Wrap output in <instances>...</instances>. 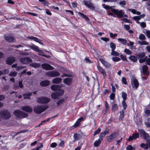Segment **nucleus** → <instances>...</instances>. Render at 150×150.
I'll return each instance as SVG.
<instances>
[{"mask_svg":"<svg viewBox=\"0 0 150 150\" xmlns=\"http://www.w3.org/2000/svg\"><path fill=\"white\" fill-rule=\"evenodd\" d=\"M124 28L126 29L127 30H129L130 27L129 25H125L123 26Z\"/></svg>","mask_w":150,"mask_h":150,"instance_id":"0e129e2a","label":"nucleus"},{"mask_svg":"<svg viewBox=\"0 0 150 150\" xmlns=\"http://www.w3.org/2000/svg\"><path fill=\"white\" fill-rule=\"evenodd\" d=\"M110 46L111 49V51L115 50L116 47L115 43L112 42H111L110 44Z\"/></svg>","mask_w":150,"mask_h":150,"instance_id":"ea45409f","label":"nucleus"},{"mask_svg":"<svg viewBox=\"0 0 150 150\" xmlns=\"http://www.w3.org/2000/svg\"><path fill=\"white\" fill-rule=\"evenodd\" d=\"M115 94L113 93H111L110 96V97L111 99L114 100L115 98Z\"/></svg>","mask_w":150,"mask_h":150,"instance_id":"680f3d73","label":"nucleus"},{"mask_svg":"<svg viewBox=\"0 0 150 150\" xmlns=\"http://www.w3.org/2000/svg\"><path fill=\"white\" fill-rule=\"evenodd\" d=\"M101 129L98 128V129L96 130L94 132V136L96 135L97 134H99L101 131Z\"/></svg>","mask_w":150,"mask_h":150,"instance_id":"864d4df0","label":"nucleus"},{"mask_svg":"<svg viewBox=\"0 0 150 150\" xmlns=\"http://www.w3.org/2000/svg\"><path fill=\"white\" fill-rule=\"evenodd\" d=\"M138 43L139 45H146L149 44V43L148 42L145 41H138Z\"/></svg>","mask_w":150,"mask_h":150,"instance_id":"79ce46f5","label":"nucleus"},{"mask_svg":"<svg viewBox=\"0 0 150 150\" xmlns=\"http://www.w3.org/2000/svg\"><path fill=\"white\" fill-rule=\"evenodd\" d=\"M117 40L123 45H125L126 44L127 41L125 39L123 38H118Z\"/></svg>","mask_w":150,"mask_h":150,"instance_id":"72a5a7b5","label":"nucleus"},{"mask_svg":"<svg viewBox=\"0 0 150 150\" xmlns=\"http://www.w3.org/2000/svg\"><path fill=\"white\" fill-rule=\"evenodd\" d=\"M22 109L25 112H30L32 111V108L28 106H25L22 108Z\"/></svg>","mask_w":150,"mask_h":150,"instance_id":"6ab92c4d","label":"nucleus"},{"mask_svg":"<svg viewBox=\"0 0 150 150\" xmlns=\"http://www.w3.org/2000/svg\"><path fill=\"white\" fill-rule=\"evenodd\" d=\"M148 67L146 65H144L143 66L142 70V72L144 74L148 75L149 74V73L148 71Z\"/></svg>","mask_w":150,"mask_h":150,"instance_id":"393cba45","label":"nucleus"},{"mask_svg":"<svg viewBox=\"0 0 150 150\" xmlns=\"http://www.w3.org/2000/svg\"><path fill=\"white\" fill-rule=\"evenodd\" d=\"M45 74L48 76L53 77L59 76L60 75V73L57 71H54L47 72Z\"/></svg>","mask_w":150,"mask_h":150,"instance_id":"1a4fd4ad","label":"nucleus"},{"mask_svg":"<svg viewBox=\"0 0 150 150\" xmlns=\"http://www.w3.org/2000/svg\"><path fill=\"white\" fill-rule=\"evenodd\" d=\"M131 83L132 88L135 89H136L139 86V83L138 80L134 76H133L131 79Z\"/></svg>","mask_w":150,"mask_h":150,"instance_id":"6e6552de","label":"nucleus"},{"mask_svg":"<svg viewBox=\"0 0 150 150\" xmlns=\"http://www.w3.org/2000/svg\"><path fill=\"white\" fill-rule=\"evenodd\" d=\"M138 131L139 133L140 136L143 139L146 140V142H148L150 139V137L149 134L142 129H139Z\"/></svg>","mask_w":150,"mask_h":150,"instance_id":"f03ea898","label":"nucleus"},{"mask_svg":"<svg viewBox=\"0 0 150 150\" xmlns=\"http://www.w3.org/2000/svg\"><path fill=\"white\" fill-rule=\"evenodd\" d=\"M63 82L67 85H70L72 82V79L70 78H67L65 79Z\"/></svg>","mask_w":150,"mask_h":150,"instance_id":"c85d7f7f","label":"nucleus"},{"mask_svg":"<svg viewBox=\"0 0 150 150\" xmlns=\"http://www.w3.org/2000/svg\"><path fill=\"white\" fill-rule=\"evenodd\" d=\"M99 60L106 68H109L111 67L110 64L103 58L100 59Z\"/></svg>","mask_w":150,"mask_h":150,"instance_id":"4468645a","label":"nucleus"},{"mask_svg":"<svg viewBox=\"0 0 150 150\" xmlns=\"http://www.w3.org/2000/svg\"><path fill=\"white\" fill-rule=\"evenodd\" d=\"M0 115L3 119H6L11 117V114L7 110H3L0 112Z\"/></svg>","mask_w":150,"mask_h":150,"instance_id":"423d86ee","label":"nucleus"},{"mask_svg":"<svg viewBox=\"0 0 150 150\" xmlns=\"http://www.w3.org/2000/svg\"><path fill=\"white\" fill-rule=\"evenodd\" d=\"M97 67L98 71L102 74L103 78L105 79L107 75L105 70L102 67L100 66H97Z\"/></svg>","mask_w":150,"mask_h":150,"instance_id":"dca6fc26","label":"nucleus"},{"mask_svg":"<svg viewBox=\"0 0 150 150\" xmlns=\"http://www.w3.org/2000/svg\"><path fill=\"white\" fill-rule=\"evenodd\" d=\"M17 74V73L16 71L10 72L9 74L11 76H15Z\"/></svg>","mask_w":150,"mask_h":150,"instance_id":"49530a36","label":"nucleus"},{"mask_svg":"<svg viewBox=\"0 0 150 150\" xmlns=\"http://www.w3.org/2000/svg\"><path fill=\"white\" fill-rule=\"evenodd\" d=\"M84 119V117H81L79 118L73 125V127L75 128L79 126L80 125V122L81 121H83Z\"/></svg>","mask_w":150,"mask_h":150,"instance_id":"f3484780","label":"nucleus"},{"mask_svg":"<svg viewBox=\"0 0 150 150\" xmlns=\"http://www.w3.org/2000/svg\"><path fill=\"white\" fill-rule=\"evenodd\" d=\"M32 93L26 92L23 95V96L24 97V98L25 99H30V97L32 95Z\"/></svg>","mask_w":150,"mask_h":150,"instance_id":"a878e982","label":"nucleus"},{"mask_svg":"<svg viewBox=\"0 0 150 150\" xmlns=\"http://www.w3.org/2000/svg\"><path fill=\"white\" fill-rule=\"evenodd\" d=\"M42 68L45 70H53L54 68L50 65L47 64H42Z\"/></svg>","mask_w":150,"mask_h":150,"instance_id":"ddd939ff","label":"nucleus"},{"mask_svg":"<svg viewBox=\"0 0 150 150\" xmlns=\"http://www.w3.org/2000/svg\"><path fill=\"white\" fill-rule=\"evenodd\" d=\"M19 61L23 64H27L32 62V60L29 58L25 57L20 59Z\"/></svg>","mask_w":150,"mask_h":150,"instance_id":"f8f14e48","label":"nucleus"},{"mask_svg":"<svg viewBox=\"0 0 150 150\" xmlns=\"http://www.w3.org/2000/svg\"><path fill=\"white\" fill-rule=\"evenodd\" d=\"M30 65L31 67L35 68H38L40 66V64L36 63H32L30 64Z\"/></svg>","mask_w":150,"mask_h":150,"instance_id":"473e14b6","label":"nucleus"},{"mask_svg":"<svg viewBox=\"0 0 150 150\" xmlns=\"http://www.w3.org/2000/svg\"><path fill=\"white\" fill-rule=\"evenodd\" d=\"M111 55L113 56H118L119 55V53L115 51L114 50L112 51L111 52Z\"/></svg>","mask_w":150,"mask_h":150,"instance_id":"c03bdc74","label":"nucleus"},{"mask_svg":"<svg viewBox=\"0 0 150 150\" xmlns=\"http://www.w3.org/2000/svg\"><path fill=\"white\" fill-rule=\"evenodd\" d=\"M145 55V53L144 52H140L137 54V56L139 59H142L144 58Z\"/></svg>","mask_w":150,"mask_h":150,"instance_id":"7c9ffc66","label":"nucleus"},{"mask_svg":"<svg viewBox=\"0 0 150 150\" xmlns=\"http://www.w3.org/2000/svg\"><path fill=\"white\" fill-rule=\"evenodd\" d=\"M61 86L58 85H53L51 86V89L53 91H58L57 92H59Z\"/></svg>","mask_w":150,"mask_h":150,"instance_id":"2eb2a0df","label":"nucleus"},{"mask_svg":"<svg viewBox=\"0 0 150 150\" xmlns=\"http://www.w3.org/2000/svg\"><path fill=\"white\" fill-rule=\"evenodd\" d=\"M40 2H41L42 4L45 6H48L50 4L49 3L45 0H38Z\"/></svg>","mask_w":150,"mask_h":150,"instance_id":"f704fd0d","label":"nucleus"},{"mask_svg":"<svg viewBox=\"0 0 150 150\" xmlns=\"http://www.w3.org/2000/svg\"><path fill=\"white\" fill-rule=\"evenodd\" d=\"M122 104L124 109H126L127 107V104L125 102V101L123 100L122 101Z\"/></svg>","mask_w":150,"mask_h":150,"instance_id":"3c124183","label":"nucleus"},{"mask_svg":"<svg viewBox=\"0 0 150 150\" xmlns=\"http://www.w3.org/2000/svg\"><path fill=\"white\" fill-rule=\"evenodd\" d=\"M119 4L122 6L126 5V2L125 1H122L119 2Z\"/></svg>","mask_w":150,"mask_h":150,"instance_id":"052dcab7","label":"nucleus"},{"mask_svg":"<svg viewBox=\"0 0 150 150\" xmlns=\"http://www.w3.org/2000/svg\"><path fill=\"white\" fill-rule=\"evenodd\" d=\"M40 2H41L42 4L45 6H48L50 4L49 3L45 0H38Z\"/></svg>","mask_w":150,"mask_h":150,"instance_id":"c9c22d12","label":"nucleus"},{"mask_svg":"<svg viewBox=\"0 0 150 150\" xmlns=\"http://www.w3.org/2000/svg\"><path fill=\"white\" fill-rule=\"evenodd\" d=\"M80 134H77L76 133L74 135V141H76L77 140H78L79 138L80 137Z\"/></svg>","mask_w":150,"mask_h":150,"instance_id":"37998d69","label":"nucleus"},{"mask_svg":"<svg viewBox=\"0 0 150 150\" xmlns=\"http://www.w3.org/2000/svg\"><path fill=\"white\" fill-rule=\"evenodd\" d=\"M147 58V57L146 56L144 58L139 59V62L141 63H143L146 60Z\"/></svg>","mask_w":150,"mask_h":150,"instance_id":"8fccbe9b","label":"nucleus"},{"mask_svg":"<svg viewBox=\"0 0 150 150\" xmlns=\"http://www.w3.org/2000/svg\"><path fill=\"white\" fill-rule=\"evenodd\" d=\"M139 38L140 40H144L146 39L144 35L143 34H141L140 35Z\"/></svg>","mask_w":150,"mask_h":150,"instance_id":"603ef678","label":"nucleus"},{"mask_svg":"<svg viewBox=\"0 0 150 150\" xmlns=\"http://www.w3.org/2000/svg\"><path fill=\"white\" fill-rule=\"evenodd\" d=\"M105 106L106 108L105 110L107 111L109 108V106L108 103H107V101H105Z\"/></svg>","mask_w":150,"mask_h":150,"instance_id":"e2e57ef3","label":"nucleus"},{"mask_svg":"<svg viewBox=\"0 0 150 150\" xmlns=\"http://www.w3.org/2000/svg\"><path fill=\"white\" fill-rule=\"evenodd\" d=\"M140 25L142 28H145L146 26V23L145 22H142L140 23Z\"/></svg>","mask_w":150,"mask_h":150,"instance_id":"4d7b16f0","label":"nucleus"},{"mask_svg":"<svg viewBox=\"0 0 150 150\" xmlns=\"http://www.w3.org/2000/svg\"><path fill=\"white\" fill-rule=\"evenodd\" d=\"M127 150H135L134 148L131 145H128L126 147Z\"/></svg>","mask_w":150,"mask_h":150,"instance_id":"de8ad7c7","label":"nucleus"},{"mask_svg":"<svg viewBox=\"0 0 150 150\" xmlns=\"http://www.w3.org/2000/svg\"><path fill=\"white\" fill-rule=\"evenodd\" d=\"M118 108V105L116 104H113L112 108V110L113 112H115L117 110Z\"/></svg>","mask_w":150,"mask_h":150,"instance_id":"2f4dec72","label":"nucleus"},{"mask_svg":"<svg viewBox=\"0 0 150 150\" xmlns=\"http://www.w3.org/2000/svg\"><path fill=\"white\" fill-rule=\"evenodd\" d=\"M64 145V143L63 140L61 141L60 142L59 144V146L60 147H63Z\"/></svg>","mask_w":150,"mask_h":150,"instance_id":"69168bd1","label":"nucleus"},{"mask_svg":"<svg viewBox=\"0 0 150 150\" xmlns=\"http://www.w3.org/2000/svg\"><path fill=\"white\" fill-rule=\"evenodd\" d=\"M109 133V131L108 130H105L104 132H101L99 136V139L102 141L103 140V138L106 134Z\"/></svg>","mask_w":150,"mask_h":150,"instance_id":"a211bd4d","label":"nucleus"},{"mask_svg":"<svg viewBox=\"0 0 150 150\" xmlns=\"http://www.w3.org/2000/svg\"><path fill=\"white\" fill-rule=\"evenodd\" d=\"M27 47L30 48L32 49L33 50L36 51L38 48V47L34 44H31V45H27Z\"/></svg>","mask_w":150,"mask_h":150,"instance_id":"bb28decb","label":"nucleus"},{"mask_svg":"<svg viewBox=\"0 0 150 150\" xmlns=\"http://www.w3.org/2000/svg\"><path fill=\"white\" fill-rule=\"evenodd\" d=\"M64 101L63 99H62L58 100L57 102V105L58 106H59L62 104Z\"/></svg>","mask_w":150,"mask_h":150,"instance_id":"5fc2aeb1","label":"nucleus"},{"mask_svg":"<svg viewBox=\"0 0 150 150\" xmlns=\"http://www.w3.org/2000/svg\"><path fill=\"white\" fill-rule=\"evenodd\" d=\"M128 10L134 14H136L137 15H140L141 13V12L137 11L135 9H129Z\"/></svg>","mask_w":150,"mask_h":150,"instance_id":"e433bc0d","label":"nucleus"},{"mask_svg":"<svg viewBox=\"0 0 150 150\" xmlns=\"http://www.w3.org/2000/svg\"><path fill=\"white\" fill-rule=\"evenodd\" d=\"M62 81V79L60 77H56L52 80V83H53L58 84L61 82Z\"/></svg>","mask_w":150,"mask_h":150,"instance_id":"5701e85b","label":"nucleus"},{"mask_svg":"<svg viewBox=\"0 0 150 150\" xmlns=\"http://www.w3.org/2000/svg\"><path fill=\"white\" fill-rule=\"evenodd\" d=\"M84 61L86 63H91V61L88 58L86 57L84 59Z\"/></svg>","mask_w":150,"mask_h":150,"instance_id":"bf43d9fd","label":"nucleus"},{"mask_svg":"<svg viewBox=\"0 0 150 150\" xmlns=\"http://www.w3.org/2000/svg\"><path fill=\"white\" fill-rule=\"evenodd\" d=\"M28 39L32 40L34 41L39 43V44L43 45V43L41 42L40 40L38 38H37L35 37H28L27 38Z\"/></svg>","mask_w":150,"mask_h":150,"instance_id":"b1692460","label":"nucleus"},{"mask_svg":"<svg viewBox=\"0 0 150 150\" xmlns=\"http://www.w3.org/2000/svg\"><path fill=\"white\" fill-rule=\"evenodd\" d=\"M134 139H136L139 137V134L137 133H135L132 135Z\"/></svg>","mask_w":150,"mask_h":150,"instance_id":"338daca9","label":"nucleus"},{"mask_svg":"<svg viewBox=\"0 0 150 150\" xmlns=\"http://www.w3.org/2000/svg\"><path fill=\"white\" fill-rule=\"evenodd\" d=\"M112 11L119 18L123 17L124 13L122 10H118V9H112Z\"/></svg>","mask_w":150,"mask_h":150,"instance_id":"9b49d317","label":"nucleus"},{"mask_svg":"<svg viewBox=\"0 0 150 150\" xmlns=\"http://www.w3.org/2000/svg\"><path fill=\"white\" fill-rule=\"evenodd\" d=\"M120 116L119 117V120H122L124 116V111L123 110H122L120 112Z\"/></svg>","mask_w":150,"mask_h":150,"instance_id":"58836bf2","label":"nucleus"},{"mask_svg":"<svg viewBox=\"0 0 150 150\" xmlns=\"http://www.w3.org/2000/svg\"><path fill=\"white\" fill-rule=\"evenodd\" d=\"M104 8L106 9H110L112 11V9H114V8H112V6H109L106 5L104 6Z\"/></svg>","mask_w":150,"mask_h":150,"instance_id":"13d9d810","label":"nucleus"},{"mask_svg":"<svg viewBox=\"0 0 150 150\" xmlns=\"http://www.w3.org/2000/svg\"><path fill=\"white\" fill-rule=\"evenodd\" d=\"M112 60L114 62H117L120 61V59L117 57H114L112 58Z\"/></svg>","mask_w":150,"mask_h":150,"instance_id":"a18cd8bd","label":"nucleus"},{"mask_svg":"<svg viewBox=\"0 0 150 150\" xmlns=\"http://www.w3.org/2000/svg\"><path fill=\"white\" fill-rule=\"evenodd\" d=\"M25 67V66H18L16 68V70L17 71H19Z\"/></svg>","mask_w":150,"mask_h":150,"instance_id":"09e8293b","label":"nucleus"},{"mask_svg":"<svg viewBox=\"0 0 150 150\" xmlns=\"http://www.w3.org/2000/svg\"><path fill=\"white\" fill-rule=\"evenodd\" d=\"M50 100L46 97H39L37 98V101L40 103L46 104L49 103Z\"/></svg>","mask_w":150,"mask_h":150,"instance_id":"39448f33","label":"nucleus"},{"mask_svg":"<svg viewBox=\"0 0 150 150\" xmlns=\"http://www.w3.org/2000/svg\"><path fill=\"white\" fill-rule=\"evenodd\" d=\"M50 83V81L48 80H45L41 81L40 83V85L42 86H48Z\"/></svg>","mask_w":150,"mask_h":150,"instance_id":"cd10ccee","label":"nucleus"},{"mask_svg":"<svg viewBox=\"0 0 150 150\" xmlns=\"http://www.w3.org/2000/svg\"><path fill=\"white\" fill-rule=\"evenodd\" d=\"M13 113L17 117L19 118H25L28 116L27 113L18 110L15 111Z\"/></svg>","mask_w":150,"mask_h":150,"instance_id":"7ed1b4c3","label":"nucleus"},{"mask_svg":"<svg viewBox=\"0 0 150 150\" xmlns=\"http://www.w3.org/2000/svg\"><path fill=\"white\" fill-rule=\"evenodd\" d=\"M91 0H84L83 3L84 5L88 8L93 10H94L95 7L94 5L90 2Z\"/></svg>","mask_w":150,"mask_h":150,"instance_id":"0eeeda50","label":"nucleus"},{"mask_svg":"<svg viewBox=\"0 0 150 150\" xmlns=\"http://www.w3.org/2000/svg\"><path fill=\"white\" fill-rule=\"evenodd\" d=\"M48 106L46 105L35 106L34 108V111L36 113H40L45 111Z\"/></svg>","mask_w":150,"mask_h":150,"instance_id":"f257e3e1","label":"nucleus"},{"mask_svg":"<svg viewBox=\"0 0 150 150\" xmlns=\"http://www.w3.org/2000/svg\"><path fill=\"white\" fill-rule=\"evenodd\" d=\"M43 147V145L42 143H40V145L39 146H37L36 148V150H39V149L40 148H42Z\"/></svg>","mask_w":150,"mask_h":150,"instance_id":"774afa93","label":"nucleus"},{"mask_svg":"<svg viewBox=\"0 0 150 150\" xmlns=\"http://www.w3.org/2000/svg\"><path fill=\"white\" fill-rule=\"evenodd\" d=\"M118 136V133L114 132L107 137V140L109 142L114 141Z\"/></svg>","mask_w":150,"mask_h":150,"instance_id":"20e7f679","label":"nucleus"},{"mask_svg":"<svg viewBox=\"0 0 150 150\" xmlns=\"http://www.w3.org/2000/svg\"><path fill=\"white\" fill-rule=\"evenodd\" d=\"M64 92V91L63 90H61L59 92L52 93L51 95L52 98L53 99H58L59 96L63 94Z\"/></svg>","mask_w":150,"mask_h":150,"instance_id":"9d476101","label":"nucleus"},{"mask_svg":"<svg viewBox=\"0 0 150 150\" xmlns=\"http://www.w3.org/2000/svg\"><path fill=\"white\" fill-rule=\"evenodd\" d=\"M102 141L98 139V140L95 141L93 143L94 146L96 147H97L100 144Z\"/></svg>","mask_w":150,"mask_h":150,"instance_id":"c756f323","label":"nucleus"},{"mask_svg":"<svg viewBox=\"0 0 150 150\" xmlns=\"http://www.w3.org/2000/svg\"><path fill=\"white\" fill-rule=\"evenodd\" d=\"M122 97L123 99V100L125 101L127 99V94L124 92H122Z\"/></svg>","mask_w":150,"mask_h":150,"instance_id":"a19ab883","label":"nucleus"},{"mask_svg":"<svg viewBox=\"0 0 150 150\" xmlns=\"http://www.w3.org/2000/svg\"><path fill=\"white\" fill-rule=\"evenodd\" d=\"M146 144H144V143H142L140 144V146L141 148H143L145 149H148L149 147H150V142L149 141L148 142H146Z\"/></svg>","mask_w":150,"mask_h":150,"instance_id":"412c9836","label":"nucleus"},{"mask_svg":"<svg viewBox=\"0 0 150 150\" xmlns=\"http://www.w3.org/2000/svg\"><path fill=\"white\" fill-rule=\"evenodd\" d=\"M129 58L133 62H136L137 61V58L134 55H131L129 56Z\"/></svg>","mask_w":150,"mask_h":150,"instance_id":"4c0bfd02","label":"nucleus"},{"mask_svg":"<svg viewBox=\"0 0 150 150\" xmlns=\"http://www.w3.org/2000/svg\"><path fill=\"white\" fill-rule=\"evenodd\" d=\"M15 61V58L13 57H9L6 61V63L8 64L11 65Z\"/></svg>","mask_w":150,"mask_h":150,"instance_id":"aec40b11","label":"nucleus"},{"mask_svg":"<svg viewBox=\"0 0 150 150\" xmlns=\"http://www.w3.org/2000/svg\"><path fill=\"white\" fill-rule=\"evenodd\" d=\"M124 52L127 54L129 55L131 54L132 52L129 49H125L124 50Z\"/></svg>","mask_w":150,"mask_h":150,"instance_id":"6e6d98bb","label":"nucleus"},{"mask_svg":"<svg viewBox=\"0 0 150 150\" xmlns=\"http://www.w3.org/2000/svg\"><path fill=\"white\" fill-rule=\"evenodd\" d=\"M4 38L8 42H12L15 41V39L14 38L10 36H5Z\"/></svg>","mask_w":150,"mask_h":150,"instance_id":"4be33fe9","label":"nucleus"}]
</instances>
